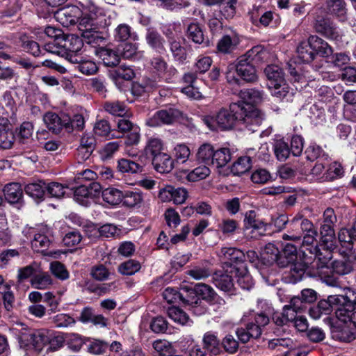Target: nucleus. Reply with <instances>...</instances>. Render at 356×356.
I'll return each instance as SVG.
<instances>
[{"label":"nucleus","mask_w":356,"mask_h":356,"mask_svg":"<svg viewBox=\"0 0 356 356\" xmlns=\"http://www.w3.org/2000/svg\"><path fill=\"white\" fill-rule=\"evenodd\" d=\"M264 259L269 264L277 263L280 266L285 265L280 261V250L273 243H269L266 245L263 252Z\"/></svg>","instance_id":"39"},{"label":"nucleus","mask_w":356,"mask_h":356,"mask_svg":"<svg viewBox=\"0 0 356 356\" xmlns=\"http://www.w3.org/2000/svg\"><path fill=\"white\" fill-rule=\"evenodd\" d=\"M77 27L80 34L90 30L98 29L99 24L96 13H83L79 19Z\"/></svg>","instance_id":"28"},{"label":"nucleus","mask_w":356,"mask_h":356,"mask_svg":"<svg viewBox=\"0 0 356 356\" xmlns=\"http://www.w3.org/2000/svg\"><path fill=\"white\" fill-rule=\"evenodd\" d=\"M118 169L122 173L134 174L141 172L142 166L131 159H121L118 161Z\"/></svg>","instance_id":"47"},{"label":"nucleus","mask_w":356,"mask_h":356,"mask_svg":"<svg viewBox=\"0 0 356 356\" xmlns=\"http://www.w3.org/2000/svg\"><path fill=\"white\" fill-rule=\"evenodd\" d=\"M163 141L159 138H150L148 139L145 152L146 155L150 156L152 159L163 153Z\"/></svg>","instance_id":"41"},{"label":"nucleus","mask_w":356,"mask_h":356,"mask_svg":"<svg viewBox=\"0 0 356 356\" xmlns=\"http://www.w3.org/2000/svg\"><path fill=\"white\" fill-rule=\"evenodd\" d=\"M321 249L317 245L309 249V253L314 255V261L318 269L327 267L332 258V250L336 248L335 234L330 237L321 236Z\"/></svg>","instance_id":"3"},{"label":"nucleus","mask_w":356,"mask_h":356,"mask_svg":"<svg viewBox=\"0 0 356 356\" xmlns=\"http://www.w3.org/2000/svg\"><path fill=\"white\" fill-rule=\"evenodd\" d=\"M306 158L309 161L318 159L322 161H329V156L323 149L316 144H311L305 152Z\"/></svg>","instance_id":"42"},{"label":"nucleus","mask_w":356,"mask_h":356,"mask_svg":"<svg viewBox=\"0 0 356 356\" xmlns=\"http://www.w3.org/2000/svg\"><path fill=\"white\" fill-rule=\"evenodd\" d=\"M131 27L127 24H119L114 30L113 37L115 41L125 42L132 37Z\"/></svg>","instance_id":"57"},{"label":"nucleus","mask_w":356,"mask_h":356,"mask_svg":"<svg viewBox=\"0 0 356 356\" xmlns=\"http://www.w3.org/2000/svg\"><path fill=\"white\" fill-rule=\"evenodd\" d=\"M267 347L270 350L280 353V355L283 356L284 351L289 348L296 347V345L291 338H275L268 341Z\"/></svg>","instance_id":"29"},{"label":"nucleus","mask_w":356,"mask_h":356,"mask_svg":"<svg viewBox=\"0 0 356 356\" xmlns=\"http://www.w3.org/2000/svg\"><path fill=\"white\" fill-rule=\"evenodd\" d=\"M332 337L342 342H350L355 339V333L347 325H338L332 330Z\"/></svg>","instance_id":"37"},{"label":"nucleus","mask_w":356,"mask_h":356,"mask_svg":"<svg viewBox=\"0 0 356 356\" xmlns=\"http://www.w3.org/2000/svg\"><path fill=\"white\" fill-rule=\"evenodd\" d=\"M241 103H232L229 109L222 108L215 116H204L202 120L210 130H229L234 127L236 122L241 118Z\"/></svg>","instance_id":"2"},{"label":"nucleus","mask_w":356,"mask_h":356,"mask_svg":"<svg viewBox=\"0 0 356 356\" xmlns=\"http://www.w3.org/2000/svg\"><path fill=\"white\" fill-rule=\"evenodd\" d=\"M33 125L30 122H24L19 128L17 143L24 149L32 150L35 147L33 138Z\"/></svg>","instance_id":"14"},{"label":"nucleus","mask_w":356,"mask_h":356,"mask_svg":"<svg viewBox=\"0 0 356 356\" xmlns=\"http://www.w3.org/2000/svg\"><path fill=\"white\" fill-rule=\"evenodd\" d=\"M181 112L175 108H169L156 111L146 121V124L151 127L170 125L180 117Z\"/></svg>","instance_id":"8"},{"label":"nucleus","mask_w":356,"mask_h":356,"mask_svg":"<svg viewBox=\"0 0 356 356\" xmlns=\"http://www.w3.org/2000/svg\"><path fill=\"white\" fill-rule=\"evenodd\" d=\"M95 54L102 60L104 64L108 67H114L119 64L120 57L118 53L106 47H97Z\"/></svg>","instance_id":"18"},{"label":"nucleus","mask_w":356,"mask_h":356,"mask_svg":"<svg viewBox=\"0 0 356 356\" xmlns=\"http://www.w3.org/2000/svg\"><path fill=\"white\" fill-rule=\"evenodd\" d=\"M101 194L103 200L111 205H118L122 202L123 199V193L113 187L102 189Z\"/></svg>","instance_id":"36"},{"label":"nucleus","mask_w":356,"mask_h":356,"mask_svg":"<svg viewBox=\"0 0 356 356\" xmlns=\"http://www.w3.org/2000/svg\"><path fill=\"white\" fill-rule=\"evenodd\" d=\"M233 276L234 274L226 270L225 273L218 271L213 274L212 279L217 288L225 292H231L234 289Z\"/></svg>","instance_id":"20"},{"label":"nucleus","mask_w":356,"mask_h":356,"mask_svg":"<svg viewBox=\"0 0 356 356\" xmlns=\"http://www.w3.org/2000/svg\"><path fill=\"white\" fill-rule=\"evenodd\" d=\"M141 268L139 261L129 259L120 264L118 266V271L124 275H132L137 273Z\"/></svg>","instance_id":"58"},{"label":"nucleus","mask_w":356,"mask_h":356,"mask_svg":"<svg viewBox=\"0 0 356 356\" xmlns=\"http://www.w3.org/2000/svg\"><path fill=\"white\" fill-rule=\"evenodd\" d=\"M242 101L237 103L244 104V105L250 104L252 106L254 104L260 102L263 97V92L255 88H249L241 90L239 93Z\"/></svg>","instance_id":"34"},{"label":"nucleus","mask_w":356,"mask_h":356,"mask_svg":"<svg viewBox=\"0 0 356 356\" xmlns=\"http://www.w3.org/2000/svg\"><path fill=\"white\" fill-rule=\"evenodd\" d=\"M70 58L71 63L76 64L77 70L85 75H93L98 71L96 63L86 56H74Z\"/></svg>","instance_id":"15"},{"label":"nucleus","mask_w":356,"mask_h":356,"mask_svg":"<svg viewBox=\"0 0 356 356\" xmlns=\"http://www.w3.org/2000/svg\"><path fill=\"white\" fill-rule=\"evenodd\" d=\"M80 35L83 42L93 47L104 44L106 40L102 33L98 31V29L83 32Z\"/></svg>","instance_id":"40"},{"label":"nucleus","mask_w":356,"mask_h":356,"mask_svg":"<svg viewBox=\"0 0 356 356\" xmlns=\"http://www.w3.org/2000/svg\"><path fill=\"white\" fill-rule=\"evenodd\" d=\"M194 290L197 297L201 296L203 300L208 301L213 300L216 295L213 288L206 284H197L195 286Z\"/></svg>","instance_id":"62"},{"label":"nucleus","mask_w":356,"mask_h":356,"mask_svg":"<svg viewBox=\"0 0 356 356\" xmlns=\"http://www.w3.org/2000/svg\"><path fill=\"white\" fill-rule=\"evenodd\" d=\"M236 278L237 284L243 289L250 290L254 285L252 276L249 273L245 265L235 267L234 270L229 271Z\"/></svg>","instance_id":"17"},{"label":"nucleus","mask_w":356,"mask_h":356,"mask_svg":"<svg viewBox=\"0 0 356 356\" xmlns=\"http://www.w3.org/2000/svg\"><path fill=\"white\" fill-rule=\"evenodd\" d=\"M54 17L63 26H68L76 22L75 16L67 8L59 9L55 13Z\"/></svg>","instance_id":"60"},{"label":"nucleus","mask_w":356,"mask_h":356,"mask_svg":"<svg viewBox=\"0 0 356 356\" xmlns=\"http://www.w3.org/2000/svg\"><path fill=\"white\" fill-rule=\"evenodd\" d=\"M343 300V296H329L327 300H321L316 306L312 307L309 309V314L314 319L320 318L323 314H329L334 305L339 304Z\"/></svg>","instance_id":"10"},{"label":"nucleus","mask_w":356,"mask_h":356,"mask_svg":"<svg viewBox=\"0 0 356 356\" xmlns=\"http://www.w3.org/2000/svg\"><path fill=\"white\" fill-rule=\"evenodd\" d=\"M168 315L174 322L182 325H186L190 320L188 314L177 307H169Z\"/></svg>","instance_id":"56"},{"label":"nucleus","mask_w":356,"mask_h":356,"mask_svg":"<svg viewBox=\"0 0 356 356\" xmlns=\"http://www.w3.org/2000/svg\"><path fill=\"white\" fill-rule=\"evenodd\" d=\"M307 115L314 124L323 122L325 119V111L316 104L307 105L305 108Z\"/></svg>","instance_id":"54"},{"label":"nucleus","mask_w":356,"mask_h":356,"mask_svg":"<svg viewBox=\"0 0 356 356\" xmlns=\"http://www.w3.org/2000/svg\"><path fill=\"white\" fill-rule=\"evenodd\" d=\"M49 339L50 333L49 331L40 330L22 334L19 337V343L21 347L40 352L44 346L48 345V342L50 341Z\"/></svg>","instance_id":"4"},{"label":"nucleus","mask_w":356,"mask_h":356,"mask_svg":"<svg viewBox=\"0 0 356 356\" xmlns=\"http://www.w3.org/2000/svg\"><path fill=\"white\" fill-rule=\"evenodd\" d=\"M338 240L346 250H351L353 248V241H356V223L350 229H340Z\"/></svg>","instance_id":"26"},{"label":"nucleus","mask_w":356,"mask_h":356,"mask_svg":"<svg viewBox=\"0 0 356 356\" xmlns=\"http://www.w3.org/2000/svg\"><path fill=\"white\" fill-rule=\"evenodd\" d=\"M220 258L223 262V268L227 273L234 270L235 267L245 265V253L233 247H223L220 250Z\"/></svg>","instance_id":"5"},{"label":"nucleus","mask_w":356,"mask_h":356,"mask_svg":"<svg viewBox=\"0 0 356 356\" xmlns=\"http://www.w3.org/2000/svg\"><path fill=\"white\" fill-rule=\"evenodd\" d=\"M153 348L160 356H173V348L168 341H155L153 343Z\"/></svg>","instance_id":"64"},{"label":"nucleus","mask_w":356,"mask_h":356,"mask_svg":"<svg viewBox=\"0 0 356 356\" xmlns=\"http://www.w3.org/2000/svg\"><path fill=\"white\" fill-rule=\"evenodd\" d=\"M64 124H65V130L70 133L74 129L81 130L84 127V118L82 115L77 114L71 119L67 115H64Z\"/></svg>","instance_id":"52"},{"label":"nucleus","mask_w":356,"mask_h":356,"mask_svg":"<svg viewBox=\"0 0 356 356\" xmlns=\"http://www.w3.org/2000/svg\"><path fill=\"white\" fill-rule=\"evenodd\" d=\"M32 285L38 289H45L52 284V279L48 273H38L31 280Z\"/></svg>","instance_id":"61"},{"label":"nucleus","mask_w":356,"mask_h":356,"mask_svg":"<svg viewBox=\"0 0 356 356\" xmlns=\"http://www.w3.org/2000/svg\"><path fill=\"white\" fill-rule=\"evenodd\" d=\"M314 29L316 32L331 40H338L341 36L338 28L327 18L318 17Z\"/></svg>","instance_id":"12"},{"label":"nucleus","mask_w":356,"mask_h":356,"mask_svg":"<svg viewBox=\"0 0 356 356\" xmlns=\"http://www.w3.org/2000/svg\"><path fill=\"white\" fill-rule=\"evenodd\" d=\"M111 77L114 79H122L129 81L134 77V72L131 68L124 65L119 66L117 69L110 72Z\"/></svg>","instance_id":"63"},{"label":"nucleus","mask_w":356,"mask_h":356,"mask_svg":"<svg viewBox=\"0 0 356 356\" xmlns=\"http://www.w3.org/2000/svg\"><path fill=\"white\" fill-rule=\"evenodd\" d=\"M102 186L99 183L93 181L88 186L81 185L74 190V200L81 205L88 207L91 201L99 197Z\"/></svg>","instance_id":"7"},{"label":"nucleus","mask_w":356,"mask_h":356,"mask_svg":"<svg viewBox=\"0 0 356 356\" xmlns=\"http://www.w3.org/2000/svg\"><path fill=\"white\" fill-rule=\"evenodd\" d=\"M344 300L337 306L335 311L336 317L344 323H350L356 326V297L352 299L350 296H344Z\"/></svg>","instance_id":"6"},{"label":"nucleus","mask_w":356,"mask_h":356,"mask_svg":"<svg viewBox=\"0 0 356 356\" xmlns=\"http://www.w3.org/2000/svg\"><path fill=\"white\" fill-rule=\"evenodd\" d=\"M327 8L330 14L336 15L341 21L345 19L346 8L343 0H329Z\"/></svg>","instance_id":"45"},{"label":"nucleus","mask_w":356,"mask_h":356,"mask_svg":"<svg viewBox=\"0 0 356 356\" xmlns=\"http://www.w3.org/2000/svg\"><path fill=\"white\" fill-rule=\"evenodd\" d=\"M170 51L175 60L183 63L187 58L186 50L181 46L179 41L170 38L168 40Z\"/></svg>","instance_id":"48"},{"label":"nucleus","mask_w":356,"mask_h":356,"mask_svg":"<svg viewBox=\"0 0 356 356\" xmlns=\"http://www.w3.org/2000/svg\"><path fill=\"white\" fill-rule=\"evenodd\" d=\"M284 254L287 259L286 266L289 268L287 276L289 282L296 283L300 281L310 266L312 268L316 267L314 257L308 256L305 252L298 255L297 248L293 244L287 243L285 245Z\"/></svg>","instance_id":"1"},{"label":"nucleus","mask_w":356,"mask_h":356,"mask_svg":"<svg viewBox=\"0 0 356 356\" xmlns=\"http://www.w3.org/2000/svg\"><path fill=\"white\" fill-rule=\"evenodd\" d=\"M21 46L26 52L32 54L34 56H40L44 55L42 50L40 48L38 42L30 39L26 35L20 38Z\"/></svg>","instance_id":"50"},{"label":"nucleus","mask_w":356,"mask_h":356,"mask_svg":"<svg viewBox=\"0 0 356 356\" xmlns=\"http://www.w3.org/2000/svg\"><path fill=\"white\" fill-rule=\"evenodd\" d=\"M147 44L155 51L161 53L165 50V39L154 28H148L145 34Z\"/></svg>","instance_id":"19"},{"label":"nucleus","mask_w":356,"mask_h":356,"mask_svg":"<svg viewBox=\"0 0 356 356\" xmlns=\"http://www.w3.org/2000/svg\"><path fill=\"white\" fill-rule=\"evenodd\" d=\"M244 224L246 229L266 231L267 225L261 220L256 219V213L253 210L248 211L245 214Z\"/></svg>","instance_id":"46"},{"label":"nucleus","mask_w":356,"mask_h":356,"mask_svg":"<svg viewBox=\"0 0 356 356\" xmlns=\"http://www.w3.org/2000/svg\"><path fill=\"white\" fill-rule=\"evenodd\" d=\"M152 159L154 169L160 173H168L173 168V161L165 152L156 156Z\"/></svg>","instance_id":"27"},{"label":"nucleus","mask_w":356,"mask_h":356,"mask_svg":"<svg viewBox=\"0 0 356 356\" xmlns=\"http://www.w3.org/2000/svg\"><path fill=\"white\" fill-rule=\"evenodd\" d=\"M252 167L250 156H241L233 164L232 172L236 175H241L249 171Z\"/></svg>","instance_id":"53"},{"label":"nucleus","mask_w":356,"mask_h":356,"mask_svg":"<svg viewBox=\"0 0 356 356\" xmlns=\"http://www.w3.org/2000/svg\"><path fill=\"white\" fill-rule=\"evenodd\" d=\"M203 343L204 349L209 351L213 355H217L220 352V341L217 336L210 332L204 335Z\"/></svg>","instance_id":"49"},{"label":"nucleus","mask_w":356,"mask_h":356,"mask_svg":"<svg viewBox=\"0 0 356 356\" xmlns=\"http://www.w3.org/2000/svg\"><path fill=\"white\" fill-rule=\"evenodd\" d=\"M310 43L315 52V56L329 58L333 54V49L329 44L316 35L310 36Z\"/></svg>","instance_id":"21"},{"label":"nucleus","mask_w":356,"mask_h":356,"mask_svg":"<svg viewBox=\"0 0 356 356\" xmlns=\"http://www.w3.org/2000/svg\"><path fill=\"white\" fill-rule=\"evenodd\" d=\"M64 115L63 114L59 116L55 113L48 112L43 116V121L50 131L58 134L63 129H65V124L63 122Z\"/></svg>","instance_id":"23"},{"label":"nucleus","mask_w":356,"mask_h":356,"mask_svg":"<svg viewBox=\"0 0 356 356\" xmlns=\"http://www.w3.org/2000/svg\"><path fill=\"white\" fill-rule=\"evenodd\" d=\"M264 73L269 81L268 87H275L278 83L285 81L282 70L277 65H268L264 70Z\"/></svg>","instance_id":"33"},{"label":"nucleus","mask_w":356,"mask_h":356,"mask_svg":"<svg viewBox=\"0 0 356 356\" xmlns=\"http://www.w3.org/2000/svg\"><path fill=\"white\" fill-rule=\"evenodd\" d=\"M343 174V170L340 163L334 162L330 163L326 172L323 174L322 179L324 181H332L341 177Z\"/></svg>","instance_id":"59"},{"label":"nucleus","mask_w":356,"mask_h":356,"mask_svg":"<svg viewBox=\"0 0 356 356\" xmlns=\"http://www.w3.org/2000/svg\"><path fill=\"white\" fill-rule=\"evenodd\" d=\"M239 43V40L235 35L222 36L217 44V49L222 54L232 52Z\"/></svg>","instance_id":"31"},{"label":"nucleus","mask_w":356,"mask_h":356,"mask_svg":"<svg viewBox=\"0 0 356 356\" xmlns=\"http://www.w3.org/2000/svg\"><path fill=\"white\" fill-rule=\"evenodd\" d=\"M143 195L138 191H127L123 193L122 202L129 208H140L143 203Z\"/></svg>","instance_id":"32"},{"label":"nucleus","mask_w":356,"mask_h":356,"mask_svg":"<svg viewBox=\"0 0 356 356\" xmlns=\"http://www.w3.org/2000/svg\"><path fill=\"white\" fill-rule=\"evenodd\" d=\"M298 58L304 63H310L316 58L315 52L311 46L310 37L307 42H302L297 48Z\"/></svg>","instance_id":"38"},{"label":"nucleus","mask_w":356,"mask_h":356,"mask_svg":"<svg viewBox=\"0 0 356 356\" xmlns=\"http://www.w3.org/2000/svg\"><path fill=\"white\" fill-rule=\"evenodd\" d=\"M355 263V257L350 255L348 257H343L342 259L333 261L332 269L337 274L344 275L353 270Z\"/></svg>","instance_id":"22"},{"label":"nucleus","mask_w":356,"mask_h":356,"mask_svg":"<svg viewBox=\"0 0 356 356\" xmlns=\"http://www.w3.org/2000/svg\"><path fill=\"white\" fill-rule=\"evenodd\" d=\"M289 225L293 230L300 232L302 236L307 233L314 234L316 231L313 223L300 213L290 220Z\"/></svg>","instance_id":"16"},{"label":"nucleus","mask_w":356,"mask_h":356,"mask_svg":"<svg viewBox=\"0 0 356 356\" xmlns=\"http://www.w3.org/2000/svg\"><path fill=\"white\" fill-rule=\"evenodd\" d=\"M180 302L184 305L197 307L201 302L194 289L182 288Z\"/></svg>","instance_id":"51"},{"label":"nucleus","mask_w":356,"mask_h":356,"mask_svg":"<svg viewBox=\"0 0 356 356\" xmlns=\"http://www.w3.org/2000/svg\"><path fill=\"white\" fill-rule=\"evenodd\" d=\"M3 191L6 200L10 204L19 202L23 195L22 189L18 183H10L6 184Z\"/></svg>","instance_id":"30"},{"label":"nucleus","mask_w":356,"mask_h":356,"mask_svg":"<svg viewBox=\"0 0 356 356\" xmlns=\"http://www.w3.org/2000/svg\"><path fill=\"white\" fill-rule=\"evenodd\" d=\"M236 74L246 82L253 83L257 80V74L254 65L243 56L238 58L236 64Z\"/></svg>","instance_id":"13"},{"label":"nucleus","mask_w":356,"mask_h":356,"mask_svg":"<svg viewBox=\"0 0 356 356\" xmlns=\"http://www.w3.org/2000/svg\"><path fill=\"white\" fill-rule=\"evenodd\" d=\"M186 35L194 43L209 46V40L205 38L202 26L197 23H191L188 26Z\"/></svg>","instance_id":"24"},{"label":"nucleus","mask_w":356,"mask_h":356,"mask_svg":"<svg viewBox=\"0 0 356 356\" xmlns=\"http://www.w3.org/2000/svg\"><path fill=\"white\" fill-rule=\"evenodd\" d=\"M246 57L247 60L254 64L266 63L270 58L269 52L261 46H255L247 51L243 56Z\"/></svg>","instance_id":"25"},{"label":"nucleus","mask_w":356,"mask_h":356,"mask_svg":"<svg viewBox=\"0 0 356 356\" xmlns=\"http://www.w3.org/2000/svg\"><path fill=\"white\" fill-rule=\"evenodd\" d=\"M103 107L105 111L114 116L123 117L128 111L124 102L118 100L106 101Z\"/></svg>","instance_id":"35"},{"label":"nucleus","mask_w":356,"mask_h":356,"mask_svg":"<svg viewBox=\"0 0 356 356\" xmlns=\"http://www.w3.org/2000/svg\"><path fill=\"white\" fill-rule=\"evenodd\" d=\"M62 42L64 51H65V58L68 62L71 63V57L82 55L81 51L83 46V41L78 35H67L62 38Z\"/></svg>","instance_id":"11"},{"label":"nucleus","mask_w":356,"mask_h":356,"mask_svg":"<svg viewBox=\"0 0 356 356\" xmlns=\"http://www.w3.org/2000/svg\"><path fill=\"white\" fill-rule=\"evenodd\" d=\"M274 153L276 158L280 161H286L291 152L288 144L283 140H277L273 145Z\"/></svg>","instance_id":"55"},{"label":"nucleus","mask_w":356,"mask_h":356,"mask_svg":"<svg viewBox=\"0 0 356 356\" xmlns=\"http://www.w3.org/2000/svg\"><path fill=\"white\" fill-rule=\"evenodd\" d=\"M46 189L45 183L39 181L38 182L30 183L25 186L24 191L33 199H42L44 195Z\"/></svg>","instance_id":"44"},{"label":"nucleus","mask_w":356,"mask_h":356,"mask_svg":"<svg viewBox=\"0 0 356 356\" xmlns=\"http://www.w3.org/2000/svg\"><path fill=\"white\" fill-rule=\"evenodd\" d=\"M241 118L239 121L243 122L245 127L252 132L257 131V127H259L264 120V115L260 111L255 108L250 104L244 105L241 104Z\"/></svg>","instance_id":"9"},{"label":"nucleus","mask_w":356,"mask_h":356,"mask_svg":"<svg viewBox=\"0 0 356 356\" xmlns=\"http://www.w3.org/2000/svg\"><path fill=\"white\" fill-rule=\"evenodd\" d=\"M231 160V153L227 148H221L214 151L211 164L216 168L225 166Z\"/></svg>","instance_id":"43"}]
</instances>
